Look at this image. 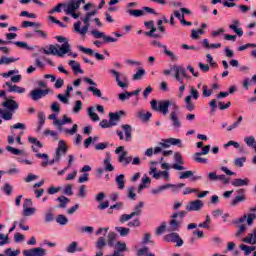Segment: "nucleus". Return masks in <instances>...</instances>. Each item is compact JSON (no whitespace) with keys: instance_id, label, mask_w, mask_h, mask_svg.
<instances>
[{"instance_id":"f257e3e1","label":"nucleus","mask_w":256,"mask_h":256,"mask_svg":"<svg viewBox=\"0 0 256 256\" xmlns=\"http://www.w3.org/2000/svg\"><path fill=\"white\" fill-rule=\"evenodd\" d=\"M56 40L58 43L63 44L49 45L48 47L41 49L42 53H44V55H56L57 57H65V55L71 51V45L69 44V41H67V38L63 36H56Z\"/></svg>"},{"instance_id":"f03ea898","label":"nucleus","mask_w":256,"mask_h":256,"mask_svg":"<svg viewBox=\"0 0 256 256\" xmlns=\"http://www.w3.org/2000/svg\"><path fill=\"white\" fill-rule=\"evenodd\" d=\"M150 104L153 111L162 113V115H167V113H169V106H171L174 111H179L177 102H171L170 100H152Z\"/></svg>"},{"instance_id":"7ed1b4c3","label":"nucleus","mask_w":256,"mask_h":256,"mask_svg":"<svg viewBox=\"0 0 256 256\" xmlns=\"http://www.w3.org/2000/svg\"><path fill=\"white\" fill-rule=\"evenodd\" d=\"M133 7H137V2H129L126 5V13L130 15V17H143L145 13H150L152 15H157L155 9L145 6L142 9H131Z\"/></svg>"},{"instance_id":"20e7f679","label":"nucleus","mask_w":256,"mask_h":256,"mask_svg":"<svg viewBox=\"0 0 256 256\" xmlns=\"http://www.w3.org/2000/svg\"><path fill=\"white\" fill-rule=\"evenodd\" d=\"M189 95L184 98V103L187 111H195V102L201 97L199 90L195 86H189Z\"/></svg>"},{"instance_id":"39448f33","label":"nucleus","mask_w":256,"mask_h":256,"mask_svg":"<svg viewBox=\"0 0 256 256\" xmlns=\"http://www.w3.org/2000/svg\"><path fill=\"white\" fill-rule=\"evenodd\" d=\"M67 123H73V119L67 117V115H63L61 120L58 119L56 121V127H58L59 131L66 133V135H75L79 126L74 124L71 129L63 128V125H67Z\"/></svg>"},{"instance_id":"423d86ee","label":"nucleus","mask_w":256,"mask_h":256,"mask_svg":"<svg viewBox=\"0 0 256 256\" xmlns=\"http://www.w3.org/2000/svg\"><path fill=\"white\" fill-rule=\"evenodd\" d=\"M81 21H83L84 26L81 28ZM81 21H77L74 23V31L75 33H79V35H82V37H85L87 35V32L89 31V26L91 25V14L86 13L85 17H81Z\"/></svg>"},{"instance_id":"0eeeda50","label":"nucleus","mask_w":256,"mask_h":256,"mask_svg":"<svg viewBox=\"0 0 256 256\" xmlns=\"http://www.w3.org/2000/svg\"><path fill=\"white\" fill-rule=\"evenodd\" d=\"M85 3V0H72L67 5L65 4L64 12L66 15H71L73 19H79V12H75L79 7H81V4Z\"/></svg>"},{"instance_id":"6e6552de","label":"nucleus","mask_w":256,"mask_h":256,"mask_svg":"<svg viewBox=\"0 0 256 256\" xmlns=\"http://www.w3.org/2000/svg\"><path fill=\"white\" fill-rule=\"evenodd\" d=\"M182 187H185V184L179 183V184H171L167 183L164 185H161L157 188H154L151 190L152 195H159L160 193H163V191H167V189H171L172 193H177L179 189H182Z\"/></svg>"},{"instance_id":"1a4fd4ad","label":"nucleus","mask_w":256,"mask_h":256,"mask_svg":"<svg viewBox=\"0 0 256 256\" xmlns=\"http://www.w3.org/2000/svg\"><path fill=\"white\" fill-rule=\"evenodd\" d=\"M109 73L114 75L118 87L121 89H127L129 87V78H127V74L118 72L115 69H110Z\"/></svg>"},{"instance_id":"9d476101","label":"nucleus","mask_w":256,"mask_h":256,"mask_svg":"<svg viewBox=\"0 0 256 256\" xmlns=\"http://www.w3.org/2000/svg\"><path fill=\"white\" fill-rule=\"evenodd\" d=\"M115 153L116 155H119V153H121L118 156V162L122 163V165L124 166L129 165V163L133 161V157L127 156V151H125V147L123 146H119L118 148H116Z\"/></svg>"},{"instance_id":"9b49d317","label":"nucleus","mask_w":256,"mask_h":256,"mask_svg":"<svg viewBox=\"0 0 256 256\" xmlns=\"http://www.w3.org/2000/svg\"><path fill=\"white\" fill-rule=\"evenodd\" d=\"M149 175L153 177V179H163V181H171V174H169V171H158L156 167H151L149 171Z\"/></svg>"},{"instance_id":"f8f14e48","label":"nucleus","mask_w":256,"mask_h":256,"mask_svg":"<svg viewBox=\"0 0 256 256\" xmlns=\"http://www.w3.org/2000/svg\"><path fill=\"white\" fill-rule=\"evenodd\" d=\"M91 35L94 37V39H103V43H117V38L107 36L99 30H92Z\"/></svg>"},{"instance_id":"ddd939ff","label":"nucleus","mask_w":256,"mask_h":256,"mask_svg":"<svg viewBox=\"0 0 256 256\" xmlns=\"http://www.w3.org/2000/svg\"><path fill=\"white\" fill-rule=\"evenodd\" d=\"M164 241H166L167 243H176V247H183V239H181L179 234H177L175 232L166 234L164 236Z\"/></svg>"},{"instance_id":"4468645a","label":"nucleus","mask_w":256,"mask_h":256,"mask_svg":"<svg viewBox=\"0 0 256 256\" xmlns=\"http://www.w3.org/2000/svg\"><path fill=\"white\" fill-rule=\"evenodd\" d=\"M237 196L230 202V205L232 207H237L239 203H243L244 201H247V195L245 194L246 191L243 188H240L236 190Z\"/></svg>"},{"instance_id":"2eb2a0df","label":"nucleus","mask_w":256,"mask_h":256,"mask_svg":"<svg viewBox=\"0 0 256 256\" xmlns=\"http://www.w3.org/2000/svg\"><path fill=\"white\" fill-rule=\"evenodd\" d=\"M255 219L256 215L253 213L248 215L244 214L242 217L233 220L232 223L234 225H241V223H245V221L247 220L248 225H253V221H255Z\"/></svg>"},{"instance_id":"dca6fc26","label":"nucleus","mask_w":256,"mask_h":256,"mask_svg":"<svg viewBox=\"0 0 256 256\" xmlns=\"http://www.w3.org/2000/svg\"><path fill=\"white\" fill-rule=\"evenodd\" d=\"M46 95H49V89H34L30 92V97L33 101H39V99H43V97H46Z\"/></svg>"},{"instance_id":"f3484780","label":"nucleus","mask_w":256,"mask_h":256,"mask_svg":"<svg viewBox=\"0 0 256 256\" xmlns=\"http://www.w3.org/2000/svg\"><path fill=\"white\" fill-rule=\"evenodd\" d=\"M144 25L146 29L150 30L149 32H145V35H147V37H154L155 39L161 37L159 34H155L157 28L155 27V22L153 20L144 22Z\"/></svg>"},{"instance_id":"a211bd4d","label":"nucleus","mask_w":256,"mask_h":256,"mask_svg":"<svg viewBox=\"0 0 256 256\" xmlns=\"http://www.w3.org/2000/svg\"><path fill=\"white\" fill-rule=\"evenodd\" d=\"M36 157L38 159H44V161L41 163V167H47V165H53L54 163H58V161H61V159H57V154L50 161H49V156L47 154L37 153Z\"/></svg>"},{"instance_id":"6ab92c4d","label":"nucleus","mask_w":256,"mask_h":256,"mask_svg":"<svg viewBox=\"0 0 256 256\" xmlns=\"http://www.w3.org/2000/svg\"><path fill=\"white\" fill-rule=\"evenodd\" d=\"M24 256H45L47 255V251L41 247H36L28 250H24L23 252Z\"/></svg>"},{"instance_id":"aec40b11","label":"nucleus","mask_w":256,"mask_h":256,"mask_svg":"<svg viewBox=\"0 0 256 256\" xmlns=\"http://www.w3.org/2000/svg\"><path fill=\"white\" fill-rule=\"evenodd\" d=\"M3 87H8V93H18L19 95L25 93L26 89L23 87H20L16 84H13V82H6Z\"/></svg>"},{"instance_id":"412c9836","label":"nucleus","mask_w":256,"mask_h":256,"mask_svg":"<svg viewBox=\"0 0 256 256\" xmlns=\"http://www.w3.org/2000/svg\"><path fill=\"white\" fill-rule=\"evenodd\" d=\"M203 205V201L199 199L190 201L186 206V211H201V209H203Z\"/></svg>"},{"instance_id":"4be33fe9","label":"nucleus","mask_w":256,"mask_h":256,"mask_svg":"<svg viewBox=\"0 0 256 256\" xmlns=\"http://www.w3.org/2000/svg\"><path fill=\"white\" fill-rule=\"evenodd\" d=\"M159 145L161 147H164L165 149L171 147V145H178V147H181V139H177V138L162 139Z\"/></svg>"},{"instance_id":"5701e85b","label":"nucleus","mask_w":256,"mask_h":256,"mask_svg":"<svg viewBox=\"0 0 256 256\" xmlns=\"http://www.w3.org/2000/svg\"><path fill=\"white\" fill-rule=\"evenodd\" d=\"M239 25H241V22L238 19H233L232 24L229 25V29L234 31L238 37H243V28H239Z\"/></svg>"},{"instance_id":"b1692460","label":"nucleus","mask_w":256,"mask_h":256,"mask_svg":"<svg viewBox=\"0 0 256 256\" xmlns=\"http://www.w3.org/2000/svg\"><path fill=\"white\" fill-rule=\"evenodd\" d=\"M2 105L5 109H8V111H17V109H19V104L13 99H6Z\"/></svg>"},{"instance_id":"393cba45","label":"nucleus","mask_w":256,"mask_h":256,"mask_svg":"<svg viewBox=\"0 0 256 256\" xmlns=\"http://www.w3.org/2000/svg\"><path fill=\"white\" fill-rule=\"evenodd\" d=\"M170 121L175 129H181V120L177 115V110H174L170 113Z\"/></svg>"},{"instance_id":"a878e982","label":"nucleus","mask_w":256,"mask_h":256,"mask_svg":"<svg viewBox=\"0 0 256 256\" xmlns=\"http://www.w3.org/2000/svg\"><path fill=\"white\" fill-rule=\"evenodd\" d=\"M65 153H67V144L65 141L60 140L58 142V147L56 148L57 159H61V155H65Z\"/></svg>"},{"instance_id":"bb28decb","label":"nucleus","mask_w":256,"mask_h":256,"mask_svg":"<svg viewBox=\"0 0 256 256\" xmlns=\"http://www.w3.org/2000/svg\"><path fill=\"white\" fill-rule=\"evenodd\" d=\"M28 142L31 143L32 146V150L34 151V153H39V149L43 148V144L41 143V141L37 140V138L35 137H28Z\"/></svg>"},{"instance_id":"cd10ccee","label":"nucleus","mask_w":256,"mask_h":256,"mask_svg":"<svg viewBox=\"0 0 256 256\" xmlns=\"http://www.w3.org/2000/svg\"><path fill=\"white\" fill-rule=\"evenodd\" d=\"M122 130L124 131L125 141L130 142L133 139V128L129 124H124L121 126Z\"/></svg>"},{"instance_id":"c85d7f7f","label":"nucleus","mask_w":256,"mask_h":256,"mask_svg":"<svg viewBox=\"0 0 256 256\" xmlns=\"http://www.w3.org/2000/svg\"><path fill=\"white\" fill-rule=\"evenodd\" d=\"M173 71H175V79L187 77V70L183 66H173Z\"/></svg>"},{"instance_id":"c756f323","label":"nucleus","mask_w":256,"mask_h":256,"mask_svg":"<svg viewBox=\"0 0 256 256\" xmlns=\"http://www.w3.org/2000/svg\"><path fill=\"white\" fill-rule=\"evenodd\" d=\"M181 229V222L172 219L169 222V227L167 228L168 233H173L175 231H179Z\"/></svg>"},{"instance_id":"7c9ffc66","label":"nucleus","mask_w":256,"mask_h":256,"mask_svg":"<svg viewBox=\"0 0 256 256\" xmlns=\"http://www.w3.org/2000/svg\"><path fill=\"white\" fill-rule=\"evenodd\" d=\"M231 185L233 187H247V185H249V178H235L232 180Z\"/></svg>"},{"instance_id":"2f4dec72","label":"nucleus","mask_w":256,"mask_h":256,"mask_svg":"<svg viewBox=\"0 0 256 256\" xmlns=\"http://www.w3.org/2000/svg\"><path fill=\"white\" fill-rule=\"evenodd\" d=\"M69 67H71L72 71L77 75L78 73L83 74V70L81 69V64L75 60H70L68 62Z\"/></svg>"},{"instance_id":"473e14b6","label":"nucleus","mask_w":256,"mask_h":256,"mask_svg":"<svg viewBox=\"0 0 256 256\" xmlns=\"http://www.w3.org/2000/svg\"><path fill=\"white\" fill-rule=\"evenodd\" d=\"M161 169H166V171H169V169H175L176 171H185V167L183 165L179 164H172L169 163H162Z\"/></svg>"},{"instance_id":"72a5a7b5","label":"nucleus","mask_w":256,"mask_h":256,"mask_svg":"<svg viewBox=\"0 0 256 256\" xmlns=\"http://www.w3.org/2000/svg\"><path fill=\"white\" fill-rule=\"evenodd\" d=\"M243 242L249 245H256V228L243 239Z\"/></svg>"},{"instance_id":"f704fd0d","label":"nucleus","mask_w":256,"mask_h":256,"mask_svg":"<svg viewBox=\"0 0 256 256\" xmlns=\"http://www.w3.org/2000/svg\"><path fill=\"white\" fill-rule=\"evenodd\" d=\"M151 185V178L148 176H143L141 184L138 187V193H142L143 189H147Z\"/></svg>"},{"instance_id":"c9c22d12","label":"nucleus","mask_w":256,"mask_h":256,"mask_svg":"<svg viewBox=\"0 0 256 256\" xmlns=\"http://www.w3.org/2000/svg\"><path fill=\"white\" fill-rule=\"evenodd\" d=\"M125 112L120 111V112H110L109 113V118H110V123H114V126L119 123V120L121 119V115H124Z\"/></svg>"},{"instance_id":"e433bc0d","label":"nucleus","mask_w":256,"mask_h":256,"mask_svg":"<svg viewBox=\"0 0 256 256\" xmlns=\"http://www.w3.org/2000/svg\"><path fill=\"white\" fill-rule=\"evenodd\" d=\"M87 91L92 93L94 97H99L101 99H104V101H107V98L103 97V93H101V90L95 86H89L87 88Z\"/></svg>"},{"instance_id":"4c0bfd02","label":"nucleus","mask_w":256,"mask_h":256,"mask_svg":"<svg viewBox=\"0 0 256 256\" xmlns=\"http://www.w3.org/2000/svg\"><path fill=\"white\" fill-rule=\"evenodd\" d=\"M244 143H246L247 147H251L254 151L256 150L255 136H246L244 138Z\"/></svg>"},{"instance_id":"58836bf2","label":"nucleus","mask_w":256,"mask_h":256,"mask_svg":"<svg viewBox=\"0 0 256 256\" xmlns=\"http://www.w3.org/2000/svg\"><path fill=\"white\" fill-rule=\"evenodd\" d=\"M104 168L105 171H115V167L111 164V155L107 154L106 158L104 159Z\"/></svg>"},{"instance_id":"ea45409f","label":"nucleus","mask_w":256,"mask_h":256,"mask_svg":"<svg viewBox=\"0 0 256 256\" xmlns=\"http://www.w3.org/2000/svg\"><path fill=\"white\" fill-rule=\"evenodd\" d=\"M15 61H19V58H15V57H6V56H2L0 58V65H9L11 63H15Z\"/></svg>"},{"instance_id":"a19ab883","label":"nucleus","mask_w":256,"mask_h":256,"mask_svg":"<svg viewBox=\"0 0 256 256\" xmlns=\"http://www.w3.org/2000/svg\"><path fill=\"white\" fill-rule=\"evenodd\" d=\"M202 45L206 49H221V43L210 44L209 39H204Z\"/></svg>"},{"instance_id":"79ce46f5","label":"nucleus","mask_w":256,"mask_h":256,"mask_svg":"<svg viewBox=\"0 0 256 256\" xmlns=\"http://www.w3.org/2000/svg\"><path fill=\"white\" fill-rule=\"evenodd\" d=\"M116 184L118 185V189L123 191L125 189V175L120 174L116 177Z\"/></svg>"},{"instance_id":"37998d69","label":"nucleus","mask_w":256,"mask_h":256,"mask_svg":"<svg viewBox=\"0 0 256 256\" xmlns=\"http://www.w3.org/2000/svg\"><path fill=\"white\" fill-rule=\"evenodd\" d=\"M145 203L143 202H139L135 207H134V211L132 212V215L134 217H139V215H141L142 211H143V207H144Z\"/></svg>"},{"instance_id":"c03bdc74","label":"nucleus","mask_w":256,"mask_h":256,"mask_svg":"<svg viewBox=\"0 0 256 256\" xmlns=\"http://www.w3.org/2000/svg\"><path fill=\"white\" fill-rule=\"evenodd\" d=\"M117 239V234L115 232H109L108 234V246L109 247H115V240Z\"/></svg>"},{"instance_id":"a18cd8bd","label":"nucleus","mask_w":256,"mask_h":256,"mask_svg":"<svg viewBox=\"0 0 256 256\" xmlns=\"http://www.w3.org/2000/svg\"><path fill=\"white\" fill-rule=\"evenodd\" d=\"M88 117H90L91 121H99V115L95 113V108L94 107H89L88 108Z\"/></svg>"},{"instance_id":"49530a36","label":"nucleus","mask_w":256,"mask_h":256,"mask_svg":"<svg viewBox=\"0 0 256 256\" xmlns=\"http://www.w3.org/2000/svg\"><path fill=\"white\" fill-rule=\"evenodd\" d=\"M115 231H117L121 237H127V235L131 233V229L125 227H116Z\"/></svg>"},{"instance_id":"de8ad7c7","label":"nucleus","mask_w":256,"mask_h":256,"mask_svg":"<svg viewBox=\"0 0 256 256\" xmlns=\"http://www.w3.org/2000/svg\"><path fill=\"white\" fill-rule=\"evenodd\" d=\"M201 155H203V154H201L199 152L195 153L194 161H196V163H202L203 165H206V163H208L209 160L207 158L201 157Z\"/></svg>"},{"instance_id":"09e8293b","label":"nucleus","mask_w":256,"mask_h":256,"mask_svg":"<svg viewBox=\"0 0 256 256\" xmlns=\"http://www.w3.org/2000/svg\"><path fill=\"white\" fill-rule=\"evenodd\" d=\"M14 45H16V47H19L20 49H27V51H33V47L29 46L27 42L16 41L14 42Z\"/></svg>"},{"instance_id":"8fccbe9b","label":"nucleus","mask_w":256,"mask_h":256,"mask_svg":"<svg viewBox=\"0 0 256 256\" xmlns=\"http://www.w3.org/2000/svg\"><path fill=\"white\" fill-rule=\"evenodd\" d=\"M242 121L243 116H239L236 122L227 127V131H233V129H237V127L241 125Z\"/></svg>"},{"instance_id":"3c124183","label":"nucleus","mask_w":256,"mask_h":256,"mask_svg":"<svg viewBox=\"0 0 256 256\" xmlns=\"http://www.w3.org/2000/svg\"><path fill=\"white\" fill-rule=\"evenodd\" d=\"M57 201H59V207L61 209H65L67 207V203H69V198L65 197V196H60L58 197Z\"/></svg>"},{"instance_id":"603ef678","label":"nucleus","mask_w":256,"mask_h":256,"mask_svg":"<svg viewBox=\"0 0 256 256\" xmlns=\"http://www.w3.org/2000/svg\"><path fill=\"white\" fill-rule=\"evenodd\" d=\"M37 211L36 208L30 207V208H24L22 215L24 217H31V215H35V212Z\"/></svg>"},{"instance_id":"864d4df0","label":"nucleus","mask_w":256,"mask_h":256,"mask_svg":"<svg viewBox=\"0 0 256 256\" xmlns=\"http://www.w3.org/2000/svg\"><path fill=\"white\" fill-rule=\"evenodd\" d=\"M38 120H39L38 131H41L43 129V125H45V113L43 112L38 113Z\"/></svg>"},{"instance_id":"5fc2aeb1","label":"nucleus","mask_w":256,"mask_h":256,"mask_svg":"<svg viewBox=\"0 0 256 256\" xmlns=\"http://www.w3.org/2000/svg\"><path fill=\"white\" fill-rule=\"evenodd\" d=\"M137 189L133 186L128 188V199H132V201H135L137 199V194L135 193Z\"/></svg>"},{"instance_id":"6e6d98bb","label":"nucleus","mask_w":256,"mask_h":256,"mask_svg":"<svg viewBox=\"0 0 256 256\" xmlns=\"http://www.w3.org/2000/svg\"><path fill=\"white\" fill-rule=\"evenodd\" d=\"M56 222L59 223V225H67V223H69V219L65 215L60 214L57 216Z\"/></svg>"},{"instance_id":"4d7b16f0","label":"nucleus","mask_w":256,"mask_h":256,"mask_svg":"<svg viewBox=\"0 0 256 256\" xmlns=\"http://www.w3.org/2000/svg\"><path fill=\"white\" fill-rule=\"evenodd\" d=\"M100 127L102 129H109L110 127H115V123H111L110 120L104 119L100 122Z\"/></svg>"},{"instance_id":"13d9d810","label":"nucleus","mask_w":256,"mask_h":256,"mask_svg":"<svg viewBox=\"0 0 256 256\" xmlns=\"http://www.w3.org/2000/svg\"><path fill=\"white\" fill-rule=\"evenodd\" d=\"M202 95L203 97H211L213 95V89L208 88L207 85L202 86Z\"/></svg>"},{"instance_id":"bf43d9fd","label":"nucleus","mask_w":256,"mask_h":256,"mask_svg":"<svg viewBox=\"0 0 256 256\" xmlns=\"http://www.w3.org/2000/svg\"><path fill=\"white\" fill-rule=\"evenodd\" d=\"M114 247L116 251H120L121 253L127 251V244L125 242H117Z\"/></svg>"},{"instance_id":"052dcab7","label":"nucleus","mask_w":256,"mask_h":256,"mask_svg":"<svg viewBox=\"0 0 256 256\" xmlns=\"http://www.w3.org/2000/svg\"><path fill=\"white\" fill-rule=\"evenodd\" d=\"M21 27H23V29H27V27H41V24L36 22L23 21Z\"/></svg>"},{"instance_id":"680f3d73","label":"nucleus","mask_w":256,"mask_h":256,"mask_svg":"<svg viewBox=\"0 0 256 256\" xmlns=\"http://www.w3.org/2000/svg\"><path fill=\"white\" fill-rule=\"evenodd\" d=\"M9 243V234L0 233V247Z\"/></svg>"},{"instance_id":"e2e57ef3","label":"nucleus","mask_w":256,"mask_h":256,"mask_svg":"<svg viewBox=\"0 0 256 256\" xmlns=\"http://www.w3.org/2000/svg\"><path fill=\"white\" fill-rule=\"evenodd\" d=\"M67 253H75V251H81V249H77V242H72L66 248Z\"/></svg>"},{"instance_id":"0e129e2a","label":"nucleus","mask_w":256,"mask_h":256,"mask_svg":"<svg viewBox=\"0 0 256 256\" xmlns=\"http://www.w3.org/2000/svg\"><path fill=\"white\" fill-rule=\"evenodd\" d=\"M246 161L247 157H240L235 159L234 164L236 167H243Z\"/></svg>"},{"instance_id":"69168bd1","label":"nucleus","mask_w":256,"mask_h":256,"mask_svg":"<svg viewBox=\"0 0 256 256\" xmlns=\"http://www.w3.org/2000/svg\"><path fill=\"white\" fill-rule=\"evenodd\" d=\"M174 161L176 162V165H183V155H181L180 152H176L174 154Z\"/></svg>"},{"instance_id":"338daca9","label":"nucleus","mask_w":256,"mask_h":256,"mask_svg":"<svg viewBox=\"0 0 256 256\" xmlns=\"http://www.w3.org/2000/svg\"><path fill=\"white\" fill-rule=\"evenodd\" d=\"M143 75H145V69H139V70L133 75L134 81H139V79H142V78H143Z\"/></svg>"},{"instance_id":"774afa93","label":"nucleus","mask_w":256,"mask_h":256,"mask_svg":"<svg viewBox=\"0 0 256 256\" xmlns=\"http://www.w3.org/2000/svg\"><path fill=\"white\" fill-rule=\"evenodd\" d=\"M21 254V250H15L13 251L11 248H8L5 250L6 256H18Z\"/></svg>"}]
</instances>
